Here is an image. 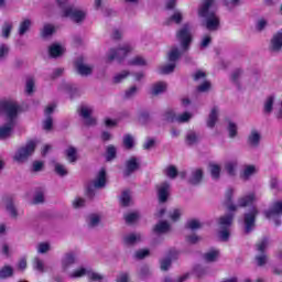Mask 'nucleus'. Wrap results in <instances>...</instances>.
<instances>
[{
    "label": "nucleus",
    "mask_w": 282,
    "mask_h": 282,
    "mask_svg": "<svg viewBox=\"0 0 282 282\" xmlns=\"http://www.w3.org/2000/svg\"><path fill=\"white\" fill-rule=\"evenodd\" d=\"M191 24H184L176 33V39L178 43H181V50L177 46H174L170 50L167 54V58L170 64L160 66L158 72L159 74H173L175 72L176 64L182 56L183 52H188V47H191V42L193 41V35L191 34Z\"/></svg>",
    "instance_id": "1"
},
{
    "label": "nucleus",
    "mask_w": 282,
    "mask_h": 282,
    "mask_svg": "<svg viewBox=\"0 0 282 282\" xmlns=\"http://www.w3.org/2000/svg\"><path fill=\"white\" fill-rule=\"evenodd\" d=\"M0 111L7 116V122L0 126V140H6L12 135L21 107L14 100H2L0 101Z\"/></svg>",
    "instance_id": "2"
},
{
    "label": "nucleus",
    "mask_w": 282,
    "mask_h": 282,
    "mask_svg": "<svg viewBox=\"0 0 282 282\" xmlns=\"http://www.w3.org/2000/svg\"><path fill=\"white\" fill-rule=\"evenodd\" d=\"M217 2L215 0H205L198 8V17L204 19V25L210 32L219 30V17L215 13Z\"/></svg>",
    "instance_id": "3"
},
{
    "label": "nucleus",
    "mask_w": 282,
    "mask_h": 282,
    "mask_svg": "<svg viewBox=\"0 0 282 282\" xmlns=\"http://www.w3.org/2000/svg\"><path fill=\"white\" fill-rule=\"evenodd\" d=\"M62 17L70 19L74 23H83L87 13L78 8H74L69 0H56Z\"/></svg>",
    "instance_id": "4"
},
{
    "label": "nucleus",
    "mask_w": 282,
    "mask_h": 282,
    "mask_svg": "<svg viewBox=\"0 0 282 282\" xmlns=\"http://www.w3.org/2000/svg\"><path fill=\"white\" fill-rule=\"evenodd\" d=\"M131 52H133V44L131 43H123L117 50L110 48L106 54V63H113V61L120 63Z\"/></svg>",
    "instance_id": "5"
},
{
    "label": "nucleus",
    "mask_w": 282,
    "mask_h": 282,
    "mask_svg": "<svg viewBox=\"0 0 282 282\" xmlns=\"http://www.w3.org/2000/svg\"><path fill=\"white\" fill-rule=\"evenodd\" d=\"M36 144H39V141L31 140L24 147L20 148L13 155L14 162H25L34 153Z\"/></svg>",
    "instance_id": "6"
},
{
    "label": "nucleus",
    "mask_w": 282,
    "mask_h": 282,
    "mask_svg": "<svg viewBox=\"0 0 282 282\" xmlns=\"http://www.w3.org/2000/svg\"><path fill=\"white\" fill-rule=\"evenodd\" d=\"M234 217L235 215L230 213L219 218L218 226H219V237L221 241H228L230 237V226H232Z\"/></svg>",
    "instance_id": "7"
},
{
    "label": "nucleus",
    "mask_w": 282,
    "mask_h": 282,
    "mask_svg": "<svg viewBox=\"0 0 282 282\" xmlns=\"http://www.w3.org/2000/svg\"><path fill=\"white\" fill-rule=\"evenodd\" d=\"M68 276L70 279H80L82 276H87L88 279H90V281H97V282H101L105 279L102 274L98 272H94L91 268H85V267H82L70 272Z\"/></svg>",
    "instance_id": "8"
},
{
    "label": "nucleus",
    "mask_w": 282,
    "mask_h": 282,
    "mask_svg": "<svg viewBox=\"0 0 282 282\" xmlns=\"http://www.w3.org/2000/svg\"><path fill=\"white\" fill-rule=\"evenodd\" d=\"M192 118H193V113L191 112H183L181 115H175V111L167 110L164 113V120H167V122H178L181 124L189 122Z\"/></svg>",
    "instance_id": "9"
},
{
    "label": "nucleus",
    "mask_w": 282,
    "mask_h": 282,
    "mask_svg": "<svg viewBox=\"0 0 282 282\" xmlns=\"http://www.w3.org/2000/svg\"><path fill=\"white\" fill-rule=\"evenodd\" d=\"M269 243L268 238H263L256 245L257 251L260 253L256 257V263L258 265H265L268 263V256L263 252H265V248H268Z\"/></svg>",
    "instance_id": "10"
},
{
    "label": "nucleus",
    "mask_w": 282,
    "mask_h": 282,
    "mask_svg": "<svg viewBox=\"0 0 282 282\" xmlns=\"http://www.w3.org/2000/svg\"><path fill=\"white\" fill-rule=\"evenodd\" d=\"M259 215V209L252 207L249 213L245 214V232H252L254 219Z\"/></svg>",
    "instance_id": "11"
},
{
    "label": "nucleus",
    "mask_w": 282,
    "mask_h": 282,
    "mask_svg": "<svg viewBox=\"0 0 282 282\" xmlns=\"http://www.w3.org/2000/svg\"><path fill=\"white\" fill-rule=\"evenodd\" d=\"M56 109V105L51 104L44 110L45 120L43 121L44 131H52V127L54 124V120L52 119V113Z\"/></svg>",
    "instance_id": "12"
},
{
    "label": "nucleus",
    "mask_w": 282,
    "mask_h": 282,
    "mask_svg": "<svg viewBox=\"0 0 282 282\" xmlns=\"http://www.w3.org/2000/svg\"><path fill=\"white\" fill-rule=\"evenodd\" d=\"M257 173H259V167H257V165L246 164L242 166V170L240 172V177L241 180L248 181L251 177H254Z\"/></svg>",
    "instance_id": "13"
},
{
    "label": "nucleus",
    "mask_w": 282,
    "mask_h": 282,
    "mask_svg": "<svg viewBox=\"0 0 282 282\" xmlns=\"http://www.w3.org/2000/svg\"><path fill=\"white\" fill-rule=\"evenodd\" d=\"M138 169H140V160H138V158L135 156H132L126 162V169L123 171V175L126 177H129V175H131V173H135Z\"/></svg>",
    "instance_id": "14"
},
{
    "label": "nucleus",
    "mask_w": 282,
    "mask_h": 282,
    "mask_svg": "<svg viewBox=\"0 0 282 282\" xmlns=\"http://www.w3.org/2000/svg\"><path fill=\"white\" fill-rule=\"evenodd\" d=\"M91 113H94V108L91 106H82L79 108V115L88 126L96 124V119L91 117Z\"/></svg>",
    "instance_id": "15"
},
{
    "label": "nucleus",
    "mask_w": 282,
    "mask_h": 282,
    "mask_svg": "<svg viewBox=\"0 0 282 282\" xmlns=\"http://www.w3.org/2000/svg\"><path fill=\"white\" fill-rule=\"evenodd\" d=\"M78 261V254L76 252H68L62 259V268L67 271L74 263Z\"/></svg>",
    "instance_id": "16"
},
{
    "label": "nucleus",
    "mask_w": 282,
    "mask_h": 282,
    "mask_svg": "<svg viewBox=\"0 0 282 282\" xmlns=\"http://www.w3.org/2000/svg\"><path fill=\"white\" fill-rule=\"evenodd\" d=\"M217 120H219V107L214 106L206 120V124L208 129H215V124H217Z\"/></svg>",
    "instance_id": "17"
},
{
    "label": "nucleus",
    "mask_w": 282,
    "mask_h": 282,
    "mask_svg": "<svg viewBox=\"0 0 282 282\" xmlns=\"http://www.w3.org/2000/svg\"><path fill=\"white\" fill-rule=\"evenodd\" d=\"M171 193V184L164 182L158 187L159 202L164 203L169 199Z\"/></svg>",
    "instance_id": "18"
},
{
    "label": "nucleus",
    "mask_w": 282,
    "mask_h": 282,
    "mask_svg": "<svg viewBox=\"0 0 282 282\" xmlns=\"http://www.w3.org/2000/svg\"><path fill=\"white\" fill-rule=\"evenodd\" d=\"M142 241V234L131 232L123 236L124 246H135V243H140Z\"/></svg>",
    "instance_id": "19"
},
{
    "label": "nucleus",
    "mask_w": 282,
    "mask_h": 282,
    "mask_svg": "<svg viewBox=\"0 0 282 282\" xmlns=\"http://www.w3.org/2000/svg\"><path fill=\"white\" fill-rule=\"evenodd\" d=\"M257 202V195L254 193H249L238 199V206L240 208H246V206H250Z\"/></svg>",
    "instance_id": "20"
},
{
    "label": "nucleus",
    "mask_w": 282,
    "mask_h": 282,
    "mask_svg": "<svg viewBox=\"0 0 282 282\" xmlns=\"http://www.w3.org/2000/svg\"><path fill=\"white\" fill-rule=\"evenodd\" d=\"M270 50L271 52H279L282 50V32H278L273 35L271 39Z\"/></svg>",
    "instance_id": "21"
},
{
    "label": "nucleus",
    "mask_w": 282,
    "mask_h": 282,
    "mask_svg": "<svg viewBox=\"0 0 282 282\" xmlns=\"http://www.w3.org/2000/svg\"><path fill=\"white\" fill-rule=\"evenodd\" d=\"M48 52L52 58H58V56H63V54H65V46L59 43H54L50 46Z\"/></svg>",
    "instance_id": "22"
},
{
    "label": "nucleus",
    "mask_w": 282,
    "mask_h": 282,
    "mask_svg": "<svg viewBox=\"0 0 282 282\" xmlns=\"http://www.w3.org/2000/svg\"><path fill=\"white\" fill-rule=\"evenodd\" d=\"M106 184H107V172L105 171V169H101L97 174L96 180L94 181V187L104 188Z\"/></svg>",
    "instance_id": "23"
},
{
    "label": "nucleus",
    "mask_w": 282,
    "mask_h": 282,
    "mask_svg": "<svg viewBox=\"0 0 282 282\" xmlns=\"http://www.w3.org/2000/svg\"><path fill=\"white\" fill-rule=\"evenodd\" d=\"M248 142L250 147L257 149L261 142V132L257 130H252L248 137Z\"/></svg>",
    "instance_id": "24"
},
{
    "label": "nucleus",
    "mask_w": 282,
    "mask_h": 282,
    "mask_svg": "<svg viewBox=\"0 0 282 282\" xmlns=\"http://www.w3.org/2000/svg\"><path fill=\"white\" fill-rule=\"evenodd\" d=\"M32 28V20L30 19H24L20 22L19 29H18V34L20 36H25L28 32H30V29Z\"/></svg>",
    "instance_id": "25"
},
{
    "label": "nucleus",
    "mask_w": 282,
    "mask_h": 282,
    "mask_svg": "<svg viewBox=\"0 0 282 282\" xmlns=\"http://www.w3.org/2000/svg\"><path fill=\"white\" fill-rule=\"evenodd\" d=\"M203 259L207 263H215V261L219 259V250L210 249L209 251L204 253Z\"/></svg>",
    "instance_id": "26"
},
{
    "label": "nucleus",
    "mask_w": 282,
    "mask_h": 282,
    "mask_svg": "<svg viewBox=\"0 0 282 282\" xmlns=\"http://www.w3.org/2000/svg\"><path fill=\"white\" fill-rule=\"evenodd\" d=\"M76 68L80 76H89V74H91V72H94V67H91L83 62H77Z\"/></svg>",
    "instance_id": "27"
},
{
    "label": "nucleus",
    "mask_w": 282,
    "mask_h": 282,
    "mask_svg": "<svg viewBox=\"0 0 282 282\" xmlns=\"http://www.w3.org/2000/svg\"><path fill=\"white\" fill-rule=\"evenodd\" d=\"M232 195H235V189L232 187H229L226 191L225 197L227 200V209L230 210V213H235V210H237V206L234 205L232 202Z\"/></svg>",
    "instance_id": "28"
},
{
    "label": "nucleus",
    "mask_w": 282,
    "mask_h": 282,
    "mask_svg": "<svg viewBox=\"0 0 282 282\" xmlns=\"http://www.w3.org/2000/svg\"><path fill=\"white\" fill-rule=\"evenodd\" d=\"M171 230V225L167 221H160L154 226V232L156 235H166Z\"/></svg>",
    "instance_id": "29"
},
{
    "label": "nucleus",
    "mask_w": 282,
    "mask_h": 282,
    "mask_svg": "<svg viewBox=\"0 0 282 282\" xmlns=\"http://www.w3.org/2000/svg\"><path fill=\"white\" fill-rule=\"evenodd\" d=\"M239 166V163H237V160L227 161L225 163V171L228 173V175H237V167Z\"/></svg>",
    "instance_id": "30"
},
{
    "label": "nucleus",
    "mask_w": 282,
    "mask_h": 282,
    "mask_svg": "<svg viewBox=\"0 0 282 282\" xmlns=\"http://www.w3.org/2000/svg\"><path fill=\"white\" fill-rule=\"evenodd\" d=\"M166 91V83L159 82L152 86L151 94L152 96H160V94H164Z\"/></svg>",
    "instance_id": "31"
},
{
    "label": "nucleus",
    "mask_w": 282,
    "mask_h": 282,
    "mask_svg": "<svg viewBox=\"0 0 282 282\" xmlns=\"http://www.w3.org/2000/svg\"><path fill=\"white\" fill-rule=\"evenodd\" d=\"M202 177H204V171H202V169H196L192 172L189 182L191 184H199V182H202Z\"/></svg>",
    "instance_id": "32"
},
{
    "label": "nucleus",
    "mask_w": 282,
    "mask_h": 282,
    "mask_svg": "<svg viewBox=\"0 0 282 282\" xmlns=\"http://www.w3.org/2000/svg\"><path fill=\"white\" fill-rule=\"evenodd\" d=\"M209 173L213 180H219V175H221V166L217 163L209 164Z\"/></svg>",
    "instance_id": "33"
},
{
    "label": "nucleus",
    "mask_w": 282,
    "mask_h": 282,
    "mask_svg": "<svg viewBox=\"0 0 282 282\" xmlns=\"http://www.w3.org/2000/svg\"><path fill=\"white\" fill-rule=\"evenodd\" d=\"M14 274V268L4 265L0 269V279H10Z\"/></svg>",
    "instance_id": "34"
},
{
    "label": "nucleus",
    "mask_w": 282,
    "mask_h": 282,
    "mask_svg": "<svg viewBox=\"0 0 282 282\" xmlns=\"http://www.w3.org/2000/svg\"><path fill=\"white\" fill-rule=\"evenodd\" d=\"M12 28H13L12 22H4L2 24V29H1L2 39H9L10 37V32H12Z\"/></svg>",
    "instance_id": "35"
},
{
    "label": "nucleus",
    "mask_w": 282,
    "mask_h": 282,
    "mask_svg": "<svg viewBox=\"0 0 282 282\" xmlns=\"http://www.w3.org/2000/svg\"><path fill=\"white\" fill-rule=\"evenodd\" d=\"M199 142V135L195 131H188L186 134V143L189 145L197 144Z\"/></svg>",
    "instance_id": "36"
},
{
    "label": "nucleus",
    "mask_w": 282,
    "mask_h": 282,
    "mask_svg": "<svg viewBox=\"0 0 282 282\" xmlns=\"http://www.w3.org/2000/svg\"><path fill=\"white\" fill-rule=\"evenodd\" d=\"M184 19V14L182 13V11H175L174 14L167 20V24L170 23H182Z\"/></svg>",
    "instance_id": "37"
},
{
    "label": "nucleus",
    "mask_w": 282,
    "mask_h": 282,
    "mask_svg": "<svg viewBox=\"0 0 282 282\" xmlns=\"http://www.w3.org/2000/svg\"><path fill=\"white\" fill-rule=\"evenodd\" d=\"M164 173L170 180H175V177H177V167H175V165H169Z\"/></svg>",
    "instance_id": "38"
},
{
    "label": "nucleus",
    "mask_w": 282,
    "mask_h": 282,
    "mask_svg": "<svg viewBox=\"0 0 282 282\" xmlns=\"http://www.w3.org/2000/svg\"><path fill=\"white\" fill-rule=\"evenodd\" d=\"M273 105H274V96H269L264 101V113H272Z\"/></svg>",
    "instance_id": "39"
},
{
    "label": "nucleus",
    "mask_w": 282,
    "mask_h": 282,
    "mask_svg": "<svg viewBox=\"0 0 282 282\" xmlns=\"http://www.w3.org/2000/svg\"><path fill=\"white\" fill-rule=\"evenodd\" d=\"M88 226H90V228H96V226H98L100 224V216L93 214L90 216H88Z\"/></svg>",
    "instance_id": "40"
},
{
    "label": "nucleus",
    "mask_w": 282,
    "mask_h": 282,
    "mask_svg": "<svg viewBox=\"0 0 282 282\" xmlns=\"http://www.w3.org/2000/svg\"><path fill=\"white\" fill-rule=\"evenodd\" d=\"M183 214L184 212L181 208L172 209L170 212V219L172 221H180V217H182Z\"/></svg>",
    "instance_id": "41"
},
{
    "label": "nucleus",
    "mask_w": 282,
    "mask_h": 282,
    "mask_svg": "<svg viewBox=\"0 0 282 282\" xmlns=\"http://www.w3.org/2000/svg\"><path fill=\"white\" fill-rule=\"evenodd\" d=\"M227 130L229 133V138H236L238 131L237 123H235L234 121H228Z\"/></svg>",
    "instance_id": "42"
},
{
    "label": "nucleus",
    "mask_w": 282,
    "mask_h": 282,
    "mask_svg": "<svg viewBox=\"0 0 282 282\" xmlns=\"http://www.w3.org/2000/svg\"><path fill=\"white\" fill-rule=\"evenodd\" d=\"M54 32H56V28H54V25L45 24L42 30V36H44V37L52 36V34H54Z\"/></svg>",
    "instance_id": "43"
},
{
    "label": "nucleus",
    "mask_w": 282,
    "mask_h": 282,
    "mask_svg": "<svg viewBox=\"0 0 282 282\" xmlns=\"http://www.w3.org/2000/svg\"><path fill=\"white\" fill-rule=\"evenodd\" d=\"M66 158L68 162H75L77 160L76 148L69 147L66 150Z\"/></svg>",
    "instance_id": "44"
},
{
    "label": "nucleus",
    "mask_w": 282,
    "mask_h": 282,
    "mask_svg": "<svg viewBox=\"0 0 282 282\" xmlns=\"http://www.w3.org/2000/svg\"><path fill=\"white\" fill-rule=\"evenodd\" d=\"M33 268L37 271V272H45V262H43V260L35 258L33 260Z\"/></svg>",
    "instance_id": "45"
},
{
    "label": "nucleus",
    "mask_w": 282,
    "mask_h": 282,
    "mask_svg": "<svg viewBox=\"0 0 282 282\" xmlns=\"http://www.w3.org/2000/svg\"><path fill=\"white\" fill-rule=\"evenodd\" d=\"M120 202L122 206H129L131 204V192L126 191L121 194Z\"/></svg>",
    "instance_id": "46"
},
{
    "label": "nucleus",
    "mask_w": 282,
    "mask_h": 282,
    "mask_svg": "<svg viewBox=\"0 0 282 282\" xmlns=\"http://www.w3.org/2000/svg\"><path fill=\"white\" fill-rule=\"evenodd\" d=\"M10 54V46L8 44H0V61H6Z\"/></svg>",
    "instance_id": "47"
},
{
    "label": "nucleus",
    "mask_w": 282,
    "mask_h": 282,
    "mask_svg": "<svg viewBox=\"0 0 282 282\" xmlns=\"http://www.w3.org/2000/svg\"><path fill=\"white\" fill-rule=\"evenodd\" d=\"M55 173L59 175L61 177H65L67 175V167L61 163L55 164Z\"/></svg>",
    "instance_id": "48"
},
{
    "label": "nucleus",
    "mask_w": 282,
    "mask_h": 282,
    "mask_svg": "<svg viewBox=\"0 0 282 282\" xmlns=\"http://www.w3.org/2000/svg\"><path fill=\"white\" fill-rule=\"evenodd\" d=\"M213 42V37L209 34H206L200 40V50H206Z\"/></svg>",
    "instance_id": "49"
},
{
    "label": "nucleus",
    "mask_w": 282,
    "mask_h": 282,
    "mask_svg": "<svg viewBox=\"0 0 282 282\" xmlns=\"http://www.w3.org/2000/svg\"><path fill=\"white\" fill-rule=\"evenodd\" d=\"M130 65H138L139 67H144L147 65V59L142 56H135L130 61Z\"/></svg>",
    "instance_id": "50"
},
{
    "label": "nucleus",
    "mask_w": 282,
    "mask_h": 282,
    "mask_svg": "<svg viewBox=\"0 0 282 282\" xmlns=\"http://www.w3.org/2000/svg\"><path fill=\"white\" fill-rule=\"evenodd\" d=\"M187 228H189V230H199L202 223L198 219H192L187 221Z\"/></svg>",
    "instance_id": "51"
},
{
    "label": "nucleus",
    "mask_w": 282,
    "mask_h": 282,
    "mask_svg": "<svg viewBox=\"0 0 282 282\" xmlns=\"http://www.w3.org/2000/svg\"><path fill=\"white\" fill-rule=\"evenodd\" d=\"M113 158H116V147L109 145L107 148L106 160L110 162V160H113Z\"/></svg>",
    "instance_id": "52"
},
{
    "label": "nucleus",
    "mask_w": 282,
    "mask_h": 282,
    "mask_svg": "<svg viewBox=\"0 0 282 282\" xmlns=\"http://www.w3.org/2000/svg\"><path fill=\"white\" fill-rule=\"evenodd\" d=\"M140 217V214L138 213H130L126 215L124 219L127 224H134V221H138V218Z\"/></svg>",
    "instance_id": "53"
},
{
    "label": "nucleus",
    "mask_w": 282,
    "mask_h": 282,
    "mask_svg": "<svg viewBox=\"0 0 282 282\" xmlns=\"http://www.w3.org/2000/svg\"><path fill=\"white\" fill-rule=\"evenodd\" d=\"M210 89V82H203L198 87V94H206Z\"/></svg>",
    "instance_id": "54"
},
{
    "label": "nucleus",
    "mask_w": 282,
    "mask_h": 282,
    "mask_svg": "<svg viewBox=\"0 0 282 282\" xmlns=\"http://www.w3.org/2000/svg\"><path fill=\"white\" fill-rule=\"evenodd\" d=\"M25 91L26 94H32L34 91V78L29 77L26 79Z\"/></svg>",
    "instance_id": "55"
},
{
    "label": "nucleus",
    "mask_w": 282,
    "mask_h": 282,
    "mask_svg": "<svg viewBox=\"0 0 282 282\" xmlns=\"http://www.w3.org/2000/svg\"><path fill=\"white\" fill-rule=\"evenodd\" d=\"M7 210L11 215V217L15 218L19 215L17 213V208L14 207V204L11 200L7 204Z\"/></svg>",
    "instance_id": "56"
},
{
    "label": "nucleus",
    "mask_w": 282,
    "mask_h": 282,
    "mask_svg": "<svg viewBox=\"0 0 282 282\" xmlns=\"http://www.w3.org/2000/svg\"><path fill=\"white\" fill-rule=\"evenodd\" d=\"M48 250H50V243H47V242H41L37 246V252L40 254H45V252H48Z\"/></svg>",
    "instance_id": "57"
},
{
    "label": "nucleus",
    "mask_w": 282,
    "mask_h": 282,
    "mask_svg": "<svg viewBox=\"0 0 282 282\" xmlns=\"http://www.w3.org/2000/svg\"><path fill=\"white\" fill-rule=\"evenodd\" d=\"M127 76H129V72L123 70V72L117 74L113 77V80H115V83H122V80H124V78H127Z\"/></svg>",
    "instance_id": "58"
},
{
    "label": "nucleus",
    "mask_w": 282,
    "mask_h": 282,
    "mask_svg": "<svg viewBox=\"0 0 282 282\" xmlns=\"http://www.w3.org/2000/svg\"><path fill=\"white\" fill-rule=\"evenodd\" d=\"M149 257V249H140L134 253L135 259H144Z\"/></svg>",
    "instance_id": "59"
},
{
    "label": "nucleus",
    "mask_w": 282,
    "mask_h": 282,
    "mask_svg": "<svg viewBox=\"0 0 282 282\" xmlns=\"http://www.w3.org/2000/svg\"><path fill=\"white\" fill-rule=\"evenodd\" d=\"M123 144L126 149H131L133 147V137L127 134L123 138Z\"/></svg>",
    "instance_id": "60"
},
{
    "label": "nucleus",
    "mask_w": 282,
    "mask_h": 282,
    "mask_svg": "<svg viewBox=\"0 0 282 282\" xmlns=\"http://www.w3.org/2000/svg\"><path fill=\"white\" fill-rule=\"evenodd\" d=\"M83 206H85V199L82 197H76L73 200V207L74 208H83Z\"/></svg>",
    "instance_id": "61"
},
{
    "label": "nucleus",
    "mask_w": 282,
    "mask_h": 282,
    "mask_svg": "<svg viewBox=\"0 0 282 282\" xmlns=\"http://www.w3.org/2000/svg\"><path fill=\"white\" fill-rule=\"evenodd\" d=\"M171 268V258L161 260V270H169Z\"/></svg>",
    "instance_id": "62"
},
{
    "label": "nucleus",
    "mask_w": 282,
    "mask_h": 282,
    "mask_svg": "<svg viewBox=\"0 0 282 282\" xmlns=\"http://www.w3.org/2000/svg\"><path fill=\"white\" fill-rule=\"evenodd\" d=\"M116 282H129V273H120Z\"/></svg>",
    "instance_id": "63"
},
{
    "label": "nucleus",
    "mask_w": 282,
    "mask_h": 282,
    "mask_svg": "<svg viewBox=\"0 0 282 282\" xmlns=\"http://www.w3.org/2000/svg\"><path fill=\"white\" fill-rule=\"evenodd\" d=\"M276 118H282V102H279L274 107Z\"/></svg>",
    "instance_id": "64"
}]
</instances>
